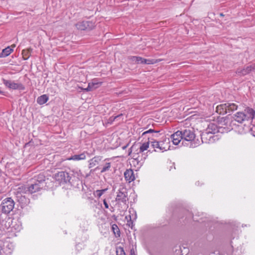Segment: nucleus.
Wrapping results in <instances>:
<instances>
[{
	"label": "nucleus",
	"instance_id": "21",
	"mask_svg": "<svg viewBox=\"0 0 255 255\" xmlns=\"http://www.w3.org/2000/svg\"><path fill=\"white\" fill-rule=\"evenodd\" d=\"M16 192L17 195L21 194H29L28 187L25 185H22L18 187Z\"/></svg>",
	"mask_w": 255,
	"mask_h": 255
},
{
	"label": "nucleus",
	"instance_id": "14",
	"mask_svg": "<svg viewBox=\"0 0 255 255\" xmlns=\"http://www.w3.org/2000/svg\"><path fill=\"white\" fill-rule=\"evenodd\" d=\"M41 183L35 182L31 184L28 187L29 194H32L39 191L41 189L43 188V186L40 184Z\"/></svg>",
	"mask_w": 255,
	"mask_h": 255
},
{
	"label": "nucleus",
	"instance_id": "18",
	"mask_svg": "<svg viewBox=\"0 0 255 255\" xmlns=\"http://www.w3.org/2000/svg\"><path fill=\"white\" fill-rule=\"evenodd\" d=\"M99 156H95L89 161V168H91L96 166L101 160Z\"/></svg>",
	"mask_w": 255,
	"mask_h": 255
},
{
	"label": "nucleus",
	"instance_id": "4",
	"mask_svg": "<svg viewBox=\"0 0 255 255\" xmlns=\"http://www.w3.org/2000/svg\"><path fill=\"white\" fill-rule=\"evenodd\" d=\"M128 59V62L133 64H155L162 60L161 59L147 60L138 56H129Z\"/></svg>",
	"mask_w": 255,
	"mask_h": 255
},
{
	"label": "nucleus",
	"instance_id": "5",
	"mask_svg": "<svg viewBox=\"0 0 255 255\" xmlns=\"http://www.w3.org/2000/svg\"><path fill=\"white\" fill-rule=\"evenodd\" d=\"M169 139L165 138L163 140L159 141L154 140L151 141V146L154 148H157L161 152L167 151L169 149L170 145Z\"/></svg>",
	"mask_w": 255,
	"mask_h": 255
},
{
	"label": "nucleus",
	"instance_id": "30",
	"mask_svg": "<svg viewBox=\"0 0 255 255\" xmlns=\"http://www.w3.org/2000/svg\"><path fill=\"white\" fill-rule=\"evenodd\" d=\"M158 131L154 130L152 129H149V130H146V131H144V132L142 133V136L146 135L147 134L152 133H158Z\"/></svg>",
	"mask_w": 255,
	"mask_h": 255
},
{
	"label": "nucleus",
	"instance_id": "37",
	"mask_svg": "<svg viewBox=\"0 0 255 255\" xmlns=\"http://www.w3.org/2000/svg\"><path fill=\"white\" fill-rule=\"evenodd\" d=\"M150 138H151V137L148 136V139L149 140Z\"/></svg>",
	"mask_w": 255,
	"mask_h": 255
},
{
	"label": "nucleus",
	"instance_id": "8",
	"mask_svg": "<svg viewBox=\"0 0 255 255\" xmlns=\"http://www.w3.org/2000/svg\"><path fill=\"white\" fill-rule=\"evenodd\" d=\"M116 200L118 203L122 202L126 206H127V202L128 199V192L126 188L122 187L119 189L117 192Z\"/></svg>",
	"mask_w": 255,
	"mask_h": 255
},
{
	"label": "nucleus",
	"instance_id": "17",
	"mask_svg": "<svg viewBox=\"0 0 255 255\" xmlns=\"http://www.w3.org/2000/svg\"><path fill=\"white\" fill-rule=\"evenodd\" d=\"M216 112L220 115H225L228 113L227 103L222 104L216 107Z\"/></svg>",
	"mask_w": 255,
	"mask_h": 255
},
{
	"label": "nucleus",
	"instance_id": "12",
	"mask_svg": "<svg viewBox=\"0 0 255 255\" xmlns=\"http://www.w3.org/2000/svg\"><path fill=\"white\" fill-rule=\"evenodd\" d=\"M10 221L9 218H6L4 220L0 221V234H3V232H5L10 227Z\"/></svg>",
	"mask_w": 255,
	"mask_h": 255
},
{
	"label": "nucleus",
	"instance_id": "15",
	"mask_svg": "<svg viewBox=\"0 0 255 255\" xmlns=\"http://www.w3.org/2000/svg\"><path fill=\"white\" fill-rule=\"evenodd\" d=\"M125 179L129 183L133 181L135 179L133 171L132 169H127L124 173Z\"/></svg>",
	"mask_w": 255,
	"mask_h": 255
},
{
	"label": "nucleus",
	"instance_id": "34",
	"mask_svg": "<svg viewBox=\"0 0 255 255\" xmlns=\"http://www.w3.org/2000/svg\"><path fill=\"white\" fill-rule=\"evenodd\" d=\"M103 203H104V205L105 206V207L106 208V209H108L109 208V205L108 204V203L107 202L106 199H104V201H103Z\"/></svg>",
	"mask_w": 255,
	"mask_h": 255
},
{
	"label": "nucleus",
	"instance_id": "35",
	"mask_svg": "<svg viewBox=\"0 0 255 255\" xmlns=\"http://www.w3.org/2000/svg\"><path fill=\"white\" fill-rule=\"evenodd\" d=\"M130 255H135L134 254V252L133 250L130 251Z\"/></svg>",
	"mask_w": 255,
	"mask_h": 255
},
{
	"label": "nucleus",
	"instance_id": "19",
	"mask_svg": "<svg viewBox=\"0 0 255 255\" xmlns=\"http://www.w3.org/2000/svg\"><path fill=\"white\" fill-rule=\"evenodd\" d=\"M86 158L85 153L83 152L79 155H74L68 158V160H81Z\"/></svg>",
	"mask_w": 255,
	"mask_h": 255
},
{
	"label": "nucleus",
	"instance_id": "20",
	"mask_svg": "<svg viewBox=\"0 0 255 255\" xmlns=\"http://www.w3.org/2000/svg\"><path fill=\"white\" fill-rule=\"evenodd\" d=\"M101 84V82H92L91 83H89L87 88H86L84 90L86 91H90L93 90V89L97 88L98 87V86Z\"/></svg>",
	"mask_w": 255,
	"mask_h": 255
},
{
	"label": "nucleus",
	"instance_id": "2",
	"mask_svg": "<svg viewBox=\"0 0 255 255\" xmlns=\"http://www.w3.org/2000/svg\"><path fill=\"white\" fill-rule=\"evenodd\" d=\"M149 141L145 142L141 144L139 148V151L137 153H133L132 154L133 160L132 161L133 164L134 166H136L137 167L140 168L143 164L144 160L145 159V156L142 158V156L144 155L143 152L146 150L149 147Z\"/></svg>",
	"mask_w": 255,
	"mask_h": 255
},
{
	"label": "nucleus",
	"instance_id": "16",
	"mask_svg": "<svg viewBox=\"0 0 255 255\" xmlns=\"http://www.w3.org/2000/svg\"><path fill=\"white\" fill-rule=\"evenodd\" d=\"M15 47V45L12 44L10 46H7L3 49L0 53V57H5L9 55L13 51V48Z\"/></svg>",
	"mask_w": 255,
	"mask_h": 255
},
{
	"label": "nucleus",
	"instance_id": "3",
	"mask_svg": "<svg viewBox=\"0 0 255 255\" xmlns=\"http://www.w3.org/2000/svg\"><path fill=\"white\" fill-rule=\"evenodd\" d=\"M220 131V128L214 124H210L206 130L201 134L203 142L209 143L212 141L213 136L211 135Z\"/></svg>",
	"mask_w": 255,
	"mask_h": 255
},
{
	"label": "nucleus",
	"instance_id": "9",
	"mask_svg": "<svg viewBox=\"0 0 255 255\" xmlns=\"http://www.w3.org/2000/svg\"><path fill=\"white\" fill-rule=\"evenodd\" d=\"M3 84L8 89L12 90H23L25 87L23 84L20 83H16L14 81L7 80L2 79Z\"/></svg>",
	"mask_w": 255,
	"mask_h": 255
},
{
	"label": "nucleus",
	"instance_id": "32",
	"mask_svg": "<svg viewBox=\"0 0 255 255\" xmlns=\"http://www.w3.org/2000/svg\"><path fill=\"white\" fill-rule=\"evenodd\" d=\"M122 116H123V114H120V115H118V116H116L115 117H111L109 119V121L110 122L112 123L113 121H114L115 120L118 119V118H119L120 117H122Z\"/></svg>",
	"mask_w": 255,
	"mask_h": 255
},
{
	"label": "nucleus",
	"instance_id": "33",
	"mask_svg": "<svg viewBox=\"0 0 255 255\" xmlns=\"http://www.w3.org/2000/svg\"><path fill=\"white\" fill-rule=\"evenodd\" d=\"M251 70V67H248L246 70L244 69L242 72L243 75H246Z\"/></svg>",
	"mask_w": 255,
	"mask_h": 255
},
{
	"label": "nucleus",
	"instance_id": "11",
	"mask_svg": "<svg viewBox=\"0 0 255 255\" xmlns=\"http://www.w3.org/2000/svg\"><path fill=\"white\" fill-rule=\"evenodd\" d=\"M54 177L59 183H66L70 180L69 173L65 171L58 172L54 174Z\"/></svg>",
	"mask_w": 255,
	"mask_h": 255
},
{
	"label": "nucleus",
	"instance_id": "27",
	"mask_svg": "<svg viewBox=\"0 0 255 255\" xmlns=\"http://www.w3.org/2000/svg\"><path fill=\"white\" fill-rule=\"evenodd\" d=\"M44 178H45V177L43 176V175L39 174V175H38V176L37 177V181H36V182H37V183L41 182V183L40 184H41L42 186H43V187H44V180H45Z\"/></svg>",
	"mask_w": 255,
	"mask_h": 255
},
{
	"label": "nucleus",
	"instance_id": "29",
	"mask_svg": "<svg viewBox=\"0 0 255 255\" xmlns=\"http://www.w3.org/2000/svg\"><path fill=\"white\" fill-rule=\"evenodd\" d=\"M74 175L77 177L79 179H82V174L81 170H77L75 171H73Z\"/></svg>",
	"mask_w": 255,
	"mask_h": 255
},
{
	"label": "nucleus",
	"instance_id": "25",
	"mask_svg": "<svg viewBox=\"0 0 255 255\" xmlns=\"http://www.w3.org/2000/svg\"><path fill=\"white\" fill-rule=\"evenodd\" d=\"M108 190L107 188L102 189V190H97L94 192V195L95 197H97L98 198H100L102 195L106 192Z\"/></svg>",
	"mask_w": 255,
	"mask_h": 255
},
{
	"label": "nucleus",
	"instance_id": "38",
	"mask_svg": "<svg viewBox=\"0 0 255 255\" xmlns=\"http://www.w3.org/2000/svg\"><path fill=\"white\" fill-rule=\"evenodd\" d=\"M128 225H129V221H128Z\"/></svg>",
	"mask_w": 255,
	"mask_h": 255
},
{
	"label": "nucleus",
	"instance_id": "1",
	"mask_svg": "<svg viewBox=\"0 0 255 255\" xmlns=\"http://www.w3.org/2000/svg\"><path fill=\"white\" fill-rule=\"evenodd\" d=\"M255 116V111L250 108H246L243 111L238 112L233 116V119L239 123L251 121Z\"/></svg>",
	"mask_w": 255,
	"mask_h": 255
},
{
	"label": "nucleus",
	"instance_id": "6",
	"mask_svg": "<svg viewBox=\"0 0 255 255\" xmlns=\"http://www.w3.org/2000/svg\"><path fill=\"white\" fill-rule=\"evenodd\" d=\"M14 205L15 202L11 198H5L1 203L2 212L5 214H9L13 209Z\"/></svg>",
	"mask_w": 255,
	"mask_h": 255
},
{
	"label": "nucleus",
	"instance_id": "24",
	"mask_svg": "<svg viewBox=\"0 0 255 255\" xmlns=\"http://www.w3.org/2000/svg\"><path fill=\"white\" fill-rule=\"evenodd\" d=\"M32 50V49L30 48H28L27 50H23L22 54V57L24 60H26L28 58Z\"/></svg>",
	"mask_w": 255,
	"mask_h": 255
},
{
	"label": "nucleus",
	"instance_id": "36",
	"mask_svg": "<svg viewBox=\"0 0 255 255\" xmlns=\"http://www.w3.org/2000/svg\"><path fill=\"white\" fill-rule=\"evenodd\" d=\"M220 15L221 16H224V15H223V14L222 13H221L220 14Z\"/></svg>",
	"mask_w": 255,
	"mask_h": 255
},
{
	"label": "nucleus",
	"instance_id": "22",
	"mask_svg": "<svg viewBox=\"0 0 255 255\" xmlns=\"http://www.w3.org/2000/svg\"><path fill=\"white\" fill-rule=\"evenodd\" d=\"M49 99V98L47 95H43L38 97L37 99V102L39 105H43L46 103Z\"/></svg>",
	"mask_w": 255,
	"mask_h": 255
},
{
	"label": "nucleus",
	"instance_id": "39",
	"mask_svg": "<svg viewBox=\"0 0 255 255\" xmlns=\"http://www.w3.org/2000/svg\"><path fill=\"white\" fill-rule=\"evenodd\" d=\"M105 160H109V159H106Z\"/></svg>",
	"mask_w": 255,
	"mask_h": 255
},
{
	"label": "nucleus",
	"instance_id": "10",
	"mask_svg": "<svg viewBox=\"0 0 255 255\" xmlns=\"http://www.w3.org/2000/svg\"><path fill=\"white\" fill-rule=\"evenodd\" d=\"M77 28L81 30H90L95 27V23L91 21H79L76 24Z\"/></svg>",
	"mask_w": 255,
	"mask_h": 255
},
{
	"label": "nucleus",
	"instance_id": "23",
	"mask_svg": "<svg viewBox=\"0 0 255 255\" xmlns=\"http://www.w3.org/2000/svg\"><path fill=\"white\" fill-rule=\"evenodd\" d=\"M228 113L233 112L237 110L238 109V105L234 103H227Z\"/></svg>",
	"mask_w": 255,
	"mask_h": 255
},
{
	"label": "nucleus",
	"instance_id": "28",
	"mask_svg": "<svg viewBox=\"0 0 255 255\" xmlns=\"http://www.w3.org/2000/svg\"><path fill=\"white\" fill-rule=\"evenodd\" d=\"M112 230L115 235L117 234L120 236V230L117 225L114 224L112 226Z\"/></svg>",
	"mask_w": 255,
	"mask_h": 255
},
{
	"label": "nucleus",
	"instance_id": "26",
	"mask_svg": "<svg viewBox=\"0 0 255 255\" xmlns=\"http://www.w3.org/2000/svg\"><path fill=\"white\" fill-rule=\"evenodd\" d=\"M111 167V164L110 162H106L105 164H104L102 169L101 170V173H103L105 172H106L107 171H109Z\"/></svg>",
	"mask_w": 255,
	"mask_h": 255
},
{
	"label": "nucleus",
	"instance_id": "7",
	"mask_svg": "<svg viewBox=\"0 0 255 255\" xmlns=\"http://www.w3.org/2000/svg\"><path fill=\"white\" fill-rule=\"evenodd\" d=\"M181 131L183 138L182 144H183L184 141L185 140L187 141L190 142V147H195V146H196V145H193V143H192V141L194 139L195 137V134L193 129H185Z\"/></svg>",
	"mask_w": 255,
	"mask_h": 255
},
{
	"label": "nucleus",
	"instance_id": "13",
	"mask_svg": "<svg viewBox=\"0 0 255 255\" xmlns=\"http://www.w3.org/2000/svg\"><path fill=\"white\" fill-rule=\"evenodd\" d=\"M182 135V131L180 130L177 131L176 132L171 135V138L174 144L178 145L181 141V140H183Z\"/></svg>",
	"mask_w": 255,
	"mask_h": 255
},
{
	"label": "nucleus",
	"instance_id": "40",
	"mask_svg": "<svg viewBox=\"0 0 255 255\" xmlns=\"http://www.w3.org/2000/svg\"><path fill=\"white\" fill-rule=\"evenodd\" d=\"M98 168V167H97L95 169H97Z\"/></svg>",
	"mask_w": 255,
	"mask_h": 255
},
{
	"label": "nucleus",
	"instance_id": "31",
	"mask_svg": "<svg viewBox=\"0 0 255 255\" xmlns=\"http://www.w3.org/2000/svg\"><path fill=\"white\" fill-rule=\"evenodd\" d=\"M116 253L117 255H126L124 249L121 247L117 250Z\"/></svg>",
	"mask_w": 255,
	"mask_h": 255
}]
</instances>
